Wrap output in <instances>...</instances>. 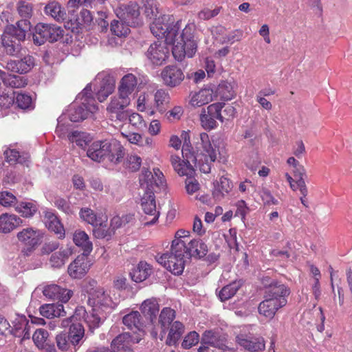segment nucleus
I'll return each mask as SVG.
<instances>
[{
	"label": "nucleus",
	"instance_id": "nucleus-54",
	"mask_svg": "<svg viewBox=\"0 0 352 352\" xmlns=\"http://www.w3.org/2000/svg\"><path fill=\"white\" fill-rule=\"evenodd\" d=\"M239 287V284L236 282L223 287L219 292V298L221 301L230 299L235 295Z\"/></svg>",
	"mask_w": 352,
	"mask_h": 352
},
{
	"label": "nucleus",
	"instance_id": "nucleus-21",
	"mask_svg": "<svg viewBox=\"0 0 352 352\" xmlns=\"http://www.w3.org/2000/svg\"><path fill=\"white\" fill-rule=\"evenodd\" d=\"M16 236L19 241L24 245L34 248L41 243L43 234L38 230L27 228L19 232Z\"/></svg>",
	"mask_w": 352,
	"mask_h": 352
},
{
	"label": "nucleus",
	"instance_id": "nucleus-63",
	"mask_svg": "<svg viewBox=\"0 0 352 352\" xmlns=\"http://www.w3.org/2000/svg\"><path fill=\"white\" fill-rule=\"evenodd\" d=\"M17 10L23 18H30L32 14V6L31 3L21 1L17 4Z\"/></svg>",
	"mask_w": 352,
	"mask_h": 352
},
{
	"label": "nucleus",
	"instance_id": "nucleus-40",
	"mask_svg": "<svg viewBox=\"0 0 352 352\" xmlns=\"http://www.w3.org/2000/svg\"><path fill=\"white\" fill-rule=\"evenodd\" d=\"M211 87L214 89L215 99L219 96L222 100H230L235 96L232 84L228 81H222L217 87L211 86Z\"/></svg>",
	"mask_w": 352,
	"mask_h": 352
},
{
	"label": "nucleus",
	"instance_id": "nucleus-64",
	"mask_svg": "<svg viewBox=\"0 0 352 352\" xmlns=\"http://www.w3.org/2000/svg\"><path fill=\"white\" fill-rule=\"evenodd\" d=\"M199 334L195 331H192L185 336L182 346L184 349H190L196 345L199 342Z\"/></svg>",
	"mask_w": 352,
	"mask_h": 352
},
{
	"label": "nucleus",
	"instance_id": "nucleus-46",
	"mask_svg": "<svg viewBox=\"0 0 352 352\" xmlns=\"http://www.w3.org/2000/svg\"><path fill=\"white\" fill-rule=\"evenodd\" d=\"M184 332V324L179 321L174 322L170 327L169 333L166 339V344L168 345H175L180 339Z\"/></svg>",
	"mask_w": 352,
	"mask_h": 352
},
{
	"label": "nucleus",
	"instance_id": "nucleus-2",
	"mask_svg": "<svg viewBox=\"0 0 352 352\" xmlns=\"http://www.w3.org/2000/svg\"><path fill=\"white\" fill-rule=\"evenodd\" d=\"M141 189L144 191L141 196L140 206L146 215L145 218L151 217V220L143 222L145 226L155 224L160 217V211L157 208L155 197L153 192L154 186L164 187L165 180L162 172L159 168H153V172L142 171L140 177Z\"/></svg>",
	"mask_w": 352,
	"mask_h": 352
},
{
	"label": "nucleus",
	"instance_id": "nucleus-43",
	"mask_svg": "<svg viewBox=\"0 0 352 352\" xmlns=\"http://www.w3.org/2000/svg\"><path fill=\"white\" fill-rule=\"evenodd\" d=\"M45 13L57 21H64L67 16L65 10L56 1H52L47 4L45 7Z\"/></svg>",
	"mask_w": 352,
	"mask_h": 352
},
{
	"label": "nucleus",
	"instance_id": "nucleus-26",
	"mask_svg": "<svg viewBox=\"0 0 352 352\" xmlns=\"http://www.w3.org/2000/svg\"><path fill=\"white\" fill-rule=\"evenodd\" d=\"M12 329L8 330L9 332L22 340L30 338V324L24 316H17L12 322Z\"/></svg>",
	"mask_w": 352,
	"mask_h": 352
},
{
	"label": "nucleus",
	"instance_id": "nucleus-61",
	"mask_svg": "<svg viewBox=\"0 0 352 352\" xmlns=\"http://www.w3.org/2000/svg\"><path fill=\"white\" fill-rule=\"evenodd\" d=\"M181 138L184 140V144L182 146V156L183 157H186L189 159L190 157H192V148L190 144V138L188 132L182 131L181 134Z\"/></svg>",
	"mask_w": 352,
	"mask_h": 352
},
{
	"label": "nucleus",
	"instance_id": "nucleus-25",
	"mask_svg": "<svg viewBox=\"0 0 352 352\" xmlns=\"http://www.w3.org/2000/svg\"><path fill=\"white\" fill-rule=\"evenodd\" d=\"M138 83V78L134 74H127L120 80L118 93L125 97L131 98L136 91Z\"/></svg>",
	"mask_w": 352,
	"mask_h": 352
},
{
	"label": "nucleus",
	"instance_id": "nucleus-16",
	"mask_svg": "<svg viewBox=\"0 0 352 352\" xmlns=\"http://www.w3.org/2000/svg\"><path fill=\"white\" fill-rule=\"evenodd\" d=\"M287 303V300L283 298L273 300L272 298L265 297V299L258 305V313L266 318L272 319L277 311L285 307Z\"/></svg>",
	"mask_w": 352,
	"mask_h": 352
},
{
	"label": "nucleus",
	"instance_id": "nucleus-20",
	"mask_svg": "<svg viewBox=\"0 0 352 352\" xmlns=\"http://www.w3.org/2000/svg\"><path fill=\"white\" fill-rule=\"evenodd\" d=\"M90 264L88 258L86 255L81 254L76 257V258L68 267V273L73 278H81L88 272Z\"/></svg>",
	"mask_w": 352,
	"mask_h": 352
},
{
	"label": "nucleus",
	"instance_id": "nucleus-53",
	"mask_svg": "<svg viewBox=\"0 0 352 352\" xmlns=\"http://www.w3.org/2000/svg\"><path fill=\"white\" fill-rule=\"evenodd\" d=\"M14 99L17 106L22 109L32 110L34 108L32 98L28 94L18 93Z\"/></svg>",
	"mask_w": 352,
	"mask_h": 352
},
{
	"label": "nucleus",
	"instance_id": "nucleus-29",
	"mask_svg": "<svg viewBox=\"0 0 352 352\" xmlns=\"http://www.w3.org/2000/svg\"><path fill=\"white\" fill-rule=\"evenodd\" d=\"M34 65V60L31 56H26L20 60H10L7 63L6 69L16 73H26Z\"/></svg>",
	"mask_w": 352,
	"mask_h": 352
},
{
	"label": "nucleus",
	"instance_id": "nucleus-33",
	"mask_svg": "<svg viewBox=\"0 0 352 352\" xmlns=\"http://www.w3.org/2000/svg\"><path fill=\"white\" fill-rule=\"evenodd\" d=\"M87 155L91 160L100 162L106 159V148L104 140L94 142L87 151Z\"/></svg>",
	"mask_w": 352,
	"mask_h": 352
},
{
	"label": "nucleus",
	"instance_id": "nucleus-23",
	"mask_svg": "<svg viewBox=\"0 0 352 352\" xmlns=\"http://www.w3.org/2000/svg\"><path fill=\"white\" fill-rule=\"evenodd\" d=\"M181 158L177 155H171L170 161L175 172L180 176L192 177L195 174V169L190 164L192 159Z\"/></svg>",
	"mask_w": 352,
	"mask_h": 352
},
{
	"label": "nucleus",
	"instance_id": "nucleus-49",
	"mask_svg": "<svg viewBox=\"0 0 352 352\" xmlns=\"http://www.w3.org/2000/svg\"><path fill=\"white\" fill-rule=\"evenodd\" d=\"M129 26L120 19L113 20L111 23V31L118 37L126 36L130 32Z\"/></svg>",
	"mask_w": 352,
	"mask_h": 352
},
{
	"label": "nucleus",
	"instance_id": "nucleus-13",
	"mask_svg": "<svg viewBox=\"0 0 352 352\" xmlns=\"http://www.w3.org/2000/svg\"><path fill=\"white\" fill-rule=\"evenodd\" d=\"M235 341L239 346L250 352H261L265 349V341L261 336L250 337L239 334L236 336Z\"/></svg>",
	"mask_w": 352,
	"mask_h": 352
},
{
	"label": "nucleus",
	"instance_id": "nucleus-10",
	"mask_svg": "<svg viewBox=\"0 0 352 352\" xmlns=\"http://www.w3.org/2000/svg\"><path fill=\"white\" fill-rule=\"evenodd\" d=\"M88 302L94 311L104 313L107 316L116 307V303L102 288H98L90 292Z\"/></svg>",
	"mask_w": 352,
	"mask_h": 352
},
{
	"label": "nucleus",
	"instance_id": "nucleus-18",
	"mask_svg": "<svg viewBox=\"0 0 352 352\" xmlns=\"http://www.w3.org/2000/svg\"><path fill=\"white\" fill-rule=\"evenodd\" d=\"M43 295L51 300H58L62 302H67L73 295L70 289L63 288L56 284L47 285L43 287Z\"/></svg>",
	"mask_w": 352,
	"mask_h": 352
},
{
	"label": "nucleus",
	"instance_id": "nucleus-51",
	"mask_svg": "<svg viewBox=\"0 0 352 352\" xmlns=\"http://www.w3.org/2000/svg\"><path fill=\"white\" fill-rule=\"evenodd\" d=\"M5 157L10 163L25 164L28 162L29 155L25 154L20 155L19 153L15 149H7L4 151Z\"/></svg>",
	"mask_w": 352,
	"mask_h": 352
},
{
	"label": "nucleus",
	"instance_id": "nucleus-30",
	"mask_svg": "<svg viewBox=\"0 0 352 352\" xmlns=\"http://www.w3.org/2000/svg\"><path fill=\"white\" fill-rule=\"evenodd\" d=\"M203 340L206 344L216 348L214 352L234 351L233 349L227 346L226 340L224 338L219 337L210 331L204 333Z\"/></svg>",
	"mask_w": 352,
	"mask_h": 352
},
{
	"label": "nucleus",
	"instance_id": "nucleus-8",
	"mask_svg": "<svg viewBox=\"0 0 352 352\" xmlns=\"http://www.w3.org/2000/svg\"><path fill=\"white\" fill-rule=\"evenodd\" d=\"M186 249H177L171 246L170 253H165L157 258V262L173 274H181L184 269Z\"/></svg>",
	"mask_w": 352,
	"mask_h": 352
},
{
	"label": "nucleus",
	"instance_id": "nucleus-45",
	"mask_svg": "<svg viewBox=\"0 0 352 352\" xmlns=\"http://www.w3.org/2000/svg\"><path fill=\"white\" fill-rule=\"evenodd\" d=\"M85 336L84 327L80 322L72 323L69 327L68 337L71 340L72 346H77L80 344Z\"/></svg>",
	"mask_w": 352,
	"mask_h": 352
},
{
	"label": "nucleus",
	"instance_id": "nucleus-3",
	"mask_svg": "<svg viewBox=\"0 0 352 352\" xmlns=\"http://www.w3.org/2000/svg\"><path fill=\"white\" fill-rule=\"evenodd\" d=\"M219 153L216 142L210 138L208 133H201L194 143L192 157H190V159H192V162L201 172L209 173L212 163L216 161Z\"/></svg>",
	"mask_w": 352,
	"mask_h": 352
},
{
	"label": "nucleus",
	"instance_id": "nucleus-59",
	"mask_svg": "<svg viewBox=\"0 0 352 352\" xmlns=\"http://www.w3.org/2000/svg\"><path fill=\"white\" fill-rule=\"evenodd\" d=\"M0 204L6 208H15L17 204L16 197L10 192L2 191L0 192Z\"/></svg>",
	"mask_w": 352,
	"mask_h": 352
},
{
	"label": "nucleus",
	"instance_id": "nucleus-19",
	"mask_svg": "<svg viewBox=\"0 0 352 352\" xmlns=\"http://www.w3.org/2000/svg\"><path fill=\"white\" fill-rule=\"evenodd\" d=\"M106 159L112 163L120 162L124 155V148L116 139L105 140Z\"/></svg>",
	"mask_w": 352,
	"mask_h": 352
},
{
	"label": "nucleus",
	"instance_id": "nucleus-50",
	"mask_svg": "<svg viewBox=\"0 0 352 352\" xmlns=\"http://www.w3.org/2000/svg\"><path fill=\"white\" fill-rule=\"evenodd\" d=\"M175 318V311L170 307H164L159 316V322L162 328L166 329Z\"/></svg>",
	"mask_w": 352,
	"mask_h": 352
},
{
	"label": "nucleus",
	"instance_id": "nucleus-14",
	"mask_svg": "<svg viewBox=\"0 0 352 352\" xmlns=\"http://www.w3.org/2000/svg\"><path fill=\"white\" fill-rule=\"evenodd\" d=\"M116 14L119 19L124 21L130 26H137L142 23L139 18V6L137 3H133L122 6L116 11Z\"/></svg>",
	"mask_w": 352,
	"mask_h": 352
},
{
	"label": "nucleus",
	"instance_id": "nucleus-12",
	"mask_svg": "<svg viewBox=\"0 0 352 352\" xmlns=\"http://www.w3.org/2000/svg\"><path fill=\"white\" fill-rule=\"evenodd\" d=\"M107 317V315L105 314L94 311L93 308L87 313L83 307H77L74 314V318L80 319V320L83 319L90 330L99 327Z\"/></svg>",
	"mask_w": 352,
	"mask_h": 352
},
{
	"label": "nucleus",
	"instance_id": "nucleus-1",
	"mask_svg": "<svg viewBox=\"0 0 352 352\" xmlns=\"http://www.w3.org/2000/svg\"><path fill=\"white\" fill-rule=\"evenodd\" d=\"M144 7L146 16L155 19L151 25V32L155 37L165 38L167 43L173 44V55L177 60L182 61L185 56L192 58L195 54L197 45L190 28L186 27L179 35V21L175 23L173 16L164 14L156 18L160 12L156 0H146Z\"/></svg>",
	"mask_w": 352,
	"mask_h": 352
},
{
	"label": "nucleus",
	"instance_id": "nucleus-44",
	"mask_svg": "<svg viewBox=\"0 0 352 352\" xmlns=\"http://www.w3.org/2000/svg\"><path fill=\"white\" fill-rule=\"evenodd\" d=\"M127 121L129 124L136 129H142L146 126V122L143 117L138 113L134 112L131 110H129L126 112L124 122H120L118 124L120 130L123 128L124 125L126 124Z\"/></svg>",
	"mask_w": 352,
	"mask_h": 352
},
{
	"label": "nucleus",
	"instance_id": "nucleus-57",
	"mask_svg": "<svg viewBox=\"0 0 352 352\" xmlns=\"http://www.w3.org/2000/svg\"><path fill=\"white\" fill-rule=\"evenodd\" d=\"M305 174V170L302 168V173H300L299 179L296 180V185L298 186V190L300 192V200L303 206L305 207H308V204L307 200L305 199L306 196L308 193V190L303 178L304 175Z\"/></svg>",
	"mask_w": 352,
	"mask_h": 352
},
{
	"label": "nucleus",
	"instance_id": "nucleus-27",
	"mask_svg": "<svg viewBox=\"0 0 352 352\" xmlns=\"http://www.w3.org/2000/svg\"><path fill=\"white\" fill-rule=\"evenodd\" d=\"M122 322L129 329L133 330L135 336L142 339L144 335L141 316L138 311H131L123 317Z\"/></svg>",
	"mask_w": 352,
	"mask_h": 352
},
{
	"label": "nucleus",
	"instance_id": "nucleus-15",
	"mask_svg": "<svg viewBox=\"0 0 352 352\" xmlns=\"http://www.w3.org/2000/svg\"><path fill=\"white\" fill-rule=\"evenodd\" d=\"M215 99L214 89L208 86L189 95V104L192 107H201Z\"/></svg>",
	"mask_w": 352,
	"mask_h": 352
},
{
	"label": "nucleus",
	"instance_id": "nucleus-38",
	"mask_svg": "<svg viewBox=\"0 0 352 352\" xmlns=\"http://www.w3.org/2000/svg\"><path fill=\"white\" fill-rule=\"evenodd\" d=\"M73 241L75 245L80 247L87 254L92 251L93 244L85 231L76 230L73 234Z\"/></svg>",
	"mask_w": 352,
	"mask_h": 352
},
{
	"label": "nucleus",
	"instance_id": "nucleus-55",
	"mask_svg": "<svg viewBox=\"0 0 352 352\" xmlns=\"http://www.w3.org/2000/svg\"><path fill=\"white\" fill-rule=\"evenodd\" d=\"M199 120L201 126L205 130H212L217 126V119L209 116L208 113L205 112V110H201L199 114Z\"/></svg>",
	"mask_w": 352,
	"mask_h": 352
},
{
	"label": "nucleus",
	"instance_id": "nucleus-7",
	"mask_svg": "<svg viewBox=\"0 0 352 352\" xmlns=\"http://www.w3.org/2000/svg\"><path fill=\"white\" fill-rule=\"evenodd\" d=\"M131 102V98L125 97L118 93L111 97L106 109L109 118L116 124L124 122L126 112L129 111L126 108L130 105Z\"/></svg>",
	"mask_w": 352,
	"mask_h": 352
},
{
	"label": "nucleus",
	"instance_id": "nucleus-24",
	"mask_svg": "<svg viewBox=\"0 0 352 352\" xmlns=\"http://www.w3.org/2000/svg\"><path fill=\"white\" fill-rule=\"evenodd\" d=\"M142 338L129 333H123L118 336L111 342V348L114 351L130 350L133 344L138 343Z\"/></svg>",
	"mask_w": 352,
	"mask_h": 352
},
{
	"label": "nucleus",
	"instance_id": "nucleus-60",
	"mask_svg": "<svg viewBox=\"0 0 352 352\" xmlns=\"http://www.w3.org/2000/svg\"><path fill=\"white\" fill-rule=\"evenodd\" d=\"M48 336V332L45 329H38L34 333L32 340L37 347L44 348Z\"/></svg>",
	"mask_w": 352,
	"mask_h": 352
},
{
	"label": "nucleus",
	"instance_id": "nucleus-41",
	"mask_svg": "<svg viewBox=\"0 0 352 352\" xmlns=\"http://www.w3.org/2000/svg\"><path fill=\"white\" fill-rule=\"evenodd\" d=\"M40 313L47 318L62 317L66 315L63 305L59 303L43 305L40 307Z\"/></svg>",
	"mask_w": 352,
	"mask_h": 352
},
{
	"label": "nucleus",
	"instance_id": "nucleus-5",
	"mask_svg": "<svg viewBox=\"0 0 352 352\" xmlns=\"http://www.w3.org/2000/svg\"><path fill=\"white\" fill-rule=\"evenodd\" d=\"M30 23L26 20L19 21L16 25H8L1 36V43L8 54L14 55L20 49L19 42L24 41Z\"/></svg>",
	"mask_w": 352,
	"mask_h": 352
},
{
	"label": "nucleus",
	"instance_id": "nucleus-31",
	"mask_svg": "<svg viewBox=\"0 0 352 352\" xmlns=\"http://www.w3.org/2000/svg\"><path fill=\"white\" fill-rule=\"evenodd\" d=\"M153 273L151 265L145 261H140L130 272L131 279L136 283H141L147 279Z\"/></svg>",
	"mask_w": 352,
	"mask_h": 352
},
{
	"label": "nucleus",
	"instance_id": "nucleus-39",
	"mask_svg": "<svg viewBox=\"0 0 352 352\" xmlns=\"http://www.w3.org/2000/svg\"><path fill=\"white\" fill-rule=\"evenodd\" d=\"M67 138L70 143L75 144L76 146L82 149H85L92 140V137L89 133L80 131L69 132Z\"/></svg>",
	"mask_w": 352,
	"mask_h": 352
},
{
	"label": "nucleus",
	"instance_id": "nucleus-62",
	"mask_svg": "<svg viewBox=\"0 0 352 352\" xmlns=\"http://www.w3.org/2000/svg\"><path fill=\"white\" fill-rule=\"evenodd\" d=\"M57 347L61 351H67L72 345L71 340L65 333H60L56 336Z\"/></svg>",
	"mask_w": 352,
	"mask_h": 352
},
{
	"label": "nucleus",
	"instance_id": "nucleus-48",
	"mask_svg": "<svg viewBox=\"0 0 352 352\" xmlns=\"http://www.w3.org/2000/svg\"><path fill=\"white\" fill-rule=\"evenodd\" d=\"M15 211L23 217L30 218L37 211L38 208L33 201H21L15 206Z\"/></svg>",
	"mask_w": 352,
	"mask_h": 352
},
{
	"label": "nucleus",
	"instance_id": "nucleus-58",
	"mask_svg": "<svg viewBox=\"0 0 352 352\" xmlns=\"http://www.w3.org/2000/svg\"><path fill=\"white\" fill-rule=\"evenodd\" d=\"M190 235V232L185 230H179L176 232L175 234V239L172 241L171 246L175 247V248L186 249V242L183 239L188 237Z\"/></svg>",
	"mask_w": 352,
	"mask_h": 352
},
{
	"label": "nucleus",
	"instance_id": "nucleus-11",
	"mask_svg": "<svg viewBox=\"0 0 352 352\" xmlns=\"http://www.w3.org/2000/svg\"><path fill=\"white\" fill-rule=\"evenodd\" d=\"M164 40L166 39L164 38ZM166 44L173 46V43H167L166 41L165 42L158 41L149 46L146 56L152 64L162 65L166 62L170 54L169 49L167 47ZM173 49V47H172Z\"/></svg>",
	"mask_w": 352,
	"mask_h": 352
},
{
	"label": "nucleus",
	"instance_id": "nucleus-34",
	"mask_svg": "<svg viewBox=\"0 0 352 352\" xmlns=\"http://www.w3.org/2000/svg\"><path fill=\"white\" fill-rule=\"evenodd\" d=\"M73 253L72 246L61 248L59 251L53 253L50 258V263L53 267L59 268L65 265Z\"/></svg>",
	"mask_w": 352,
	"mask_h": 352
},
{
	"label": "nucleus",
	"instance_id": "nucleus-35",
	"mask_svg": "<svg viewBox=\"0 0 352 352\" xmlns=\"http://www.w3.org/2000/svg\"><path fill=\"white\" fill-rule=\"evenodd\" d=\"M170 97L169 93L163 89H157L153 96L154 107L160 113H164L170 103Z\"/></svg>",
	"mask_w": 352,
	"mask_h": 352
},
{
	"label": "nucleus",
	"instance_id": "nucleus-6",
	"mask_svg": "<svg viewBox=\"0 0 352 352\" xmlns=\"http://www.w3.org/2000/svg\"><path fill=\"white\" fill-rule=\"evenodd\" d=\"M80 219L95 227L94 234L97 238H104L108 233L107 227V215L102 212L96 213L89 208H82L79 212Z\"/></svg>",
	"mask_w": 352,
	"mask_h": 352
},
{
	"label": "nucleus",
	"instance_id": "nucleus-36",
	"mask_svg": "<svg viewBox=\"0 0 352 352\" xmlns=\"http://www.w3.org/2000/svg\"><path fill=\"white\" fill-rule=\"evenodd\" d=\"M208 252L207 245L199 239L191 240L188 245H186L185 253L190 256L202 258Z\"/></svg>",
	"mask_w": 352,
	"mask_h": 352
},
{
	"label": "nucleus",
	"instance_id": "nucleus-22",
	"mask_svg": "<svg viewBox=\"0 0 352 352\" xmlns=\"http://www.w3.org/2000/svg\"><path fill=\"white\" fill-rule=\"evenodd\" d=\"M232 182L226 177L222 176L219 179L213 182L212 196L215 201H219L223 199L232 189Z\"/></svg>",
	"mask_w": 352,
	"mask_h": 352
},
{
	"label": "nucleus",
	"instance_id": "nucleus-28",
	"mask_svg": "<svg viewBox=\"0 0 352 352\" xmlns=\"http://www.w3.org/2000/svg\"><path fill=\"white\" fill-rule=\"evenodd\" d=\"M23 220L12 213H3L0 215V233L8 234L20 226Z\"/></svg>",
	"mask_w": 352,
	"mask_h": 352
},
{
	"label": "nucleus",
	"instance_id": "nucleus-4",
	"mask_svg": "<svg viewBox=\"0 0 352 352\" xmlns=\"http://www.w3.org/2000/svg\"><path fill=\"white\" fill-rule=\"evenodd\" d=\"M80 102V106L72 104L67 110L68 118L72 122L83 120L91 117L98 111V107L91 96V87L89 85L77 96L76 102Z\"/></svg>",
	"mask_w": 352,
	"mask_h": 352
},
{
	"label": "nucleus",
	"instance_id": "nucleus-56",
	"mask_svg": "<svg viewBox=\"0 0 352 352\" xmlns=\"http://www.w3.org/2000/svg\"><path fill=\"white\" fill-rule=\"evenodd\" d=\"M3 83L12 88H21L27 85V80L20 76L8 74L6 78H4Z\"/></svg>",
	"mask_w": 352,
	"mask_h": 352
},
{
	"label": "nucleus",
	"instance_id": "nucleus-17",
	"mask_svg": "<svg viewBox=\"0 0 352 352\" xmlns=\"http://www.w3.org/2000/svg\"><path fill=\"white\" fill-rule=\"evenodd\" d=\"M160 76L164 84L170 87L180 85L184 79L182 70L175 65L166 66L162 69Z\"/></svg>",
	"mask_w": 352,
	"mask_h": 352
},
{
	"label": "nucleus",
	"instance_id": "nucleus-52",
	"mask_svg": "<svg viewBox=\"0 0 352 352\" xmlns=\"http://www.w3.org/2000/svg\"><path fill=\"white\" fill-rule=\"evenodd\" d=\"M225 107L223 102H215L208 105L206 108H203L201 110H205V112L209 116L216 118L221 122H223V117L221 115L222 109Z\"/></svg>",
	"mask_w": 352,
	"mask_h": 352
},
{
	"label": "nucleus",
	"instance_id": "nucleus-37",
	"mask_svg": "<svg viewBox=\"0 0 352 352\" xmlns=\"http://www.w3.org/2000/svg\"><path fill=\"white\" fill-rule=\"evenodd\" d=\"M273 285L272 287L265 291L264 297L273 300H280V298L287 300V297L290 294V289L286 285L278 281Z\"/></svg>",
	"mask_w": 352,
	"mask_h": 352
},
{
	"label": "nucleus",
	"instance_id": "nucleus-47",
	"mask_svg": "<svg viewBox=\"0 0 352 352\" xmlns=\"http://www.w3.org/2000/svg\"><path fill=\"white\" fill-rule=\"evenodd\" d=\"M115 89L113 81L108 78H102L100 87L97 91V98L100 102H103L106 98L113 93Z\"/></svg>",
	"mask_w": 352,
	"mask_h": 352
},
{
	"label": "nucleus",
	"instance_id": "nucleus-42",
	"mask_svg": "<svg viewBox=\"0 0 352 352\" xmlns=\"http://www.w3.org/2000/svg\"><path fill=\"white\" fill-rule=\"evenodd\" d=\"M159 303L156 298H151L145 300L141 305L140 310L145 317L148 318L151 322L155 319L159 312Z\"/></svg>",
	"mask_w": 352,
	"mask_h": 352
},
{
	"label": "nucleus",
	"instance_id": "nucleus-9",
	"mask_svg": "<svg viewBox=\"0 0 352 352\" xmlns=\"http://www.w3.org/2000/svg\"><path fill=\"white\" fill-rule=\"evenodd\" d=\"M64 34V30L60 26L54 24L39 23L34 28L33 41L36 45H41L46 41L56 42Z\"/></svg>",
	"mask_w": 352,
	"mask_h": 352
},
{
	"label": "nucleus",
	"instance_id": "nucleus-32",
	"mask_svg": "<svg viewBox=\"0 0 352 352\" xmlns=\"http://www.w3.org/2000/svg\"><path fill=\"white\" fill-rule=\"evenodd\" d=\"M45 226L51 231L58 235V238L65 236V229L58 218L52 212L47 211L44 215Z\"/></svg>",
	"mask_w": 352,
	"mask_h": 352
}]
</instances>
